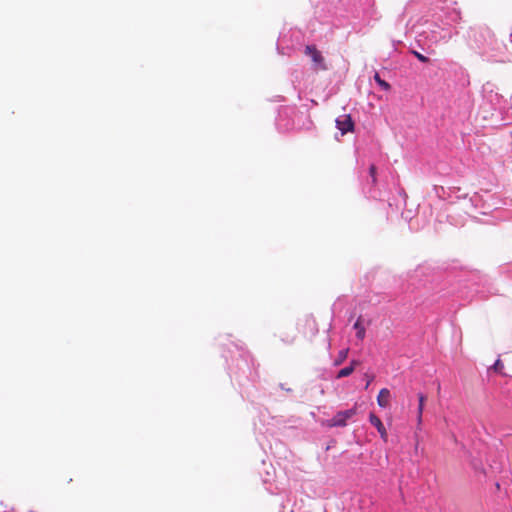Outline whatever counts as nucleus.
Listing matches in <instances>:
<instances>
[{"label": "nucleus", "instance_id": "f257e3e1", "mask_svg": "<svg viewBox=\"0 0 512 512\" xmlns=\"http://www.w3.org/2000/svg\"><path fill=\"white\" fill-rule=\"evenodd\" d=\"M305 55L309 56L314 64V70L325 71L328 69L325 58L321 51L317 49L315 45H307L304 50Z\"/></svg>", "mask_w": 512, "mask_h": 512}, {"label": "nucleus", "instance_id": "f03ea898", "mask_svg": "<svg viewBox=\"0 0 512 512\" xmlns=\"http://www.w3.org/2000/svg\"><path fill=\"white\" fill-rule=\"evenodd\" d=\"M357 412L356 407L345 411H339L334 417L327 420L326 425L328 427H344L347 425V421L351 419Z\"/></svg>", "mask_w": 512, "mask_h": 512}, {"label": "nucleus", "instance_id": "7ed1b4c3", "mask_svg": "<svg viewBox=\"0 0 512 512\" xmlns=\"http://www.w3.org/2000/svg\"><path fill=\"white\" fill-rule=\"evenodd\" d=\"M474 39L479 46L492 44L495 39V34L488 26H482L475 31Z\"/></svg>", "mask_w": 512, "mask_h": 512}, {"label": "nucleus", "instance_id": "20e7f679", "mask_svg": "<svg viewBox=\"0 0 512 512\" xmlns=\"http://www.w3.org/2000/svg\"><path fill=\"white\" fill-rule=\"evenodd\" d=\"M369 420H370V423L377 429V431L379 432L381 438L385 442H387L388 434H387V431H386L382 421L380 420V418L378 416H376L375 414L371 413L369 415Z\"/></svg>", "mask_w": 512, "mask_h": 512}, {"label": "nucleus", "instance_id": "39448f33", "mask_svg": "<svg viewBox=\"0 0 512 512\" xmlns=\"http://www.w3.org/2000/svg\"><path fill=\"white\" fill-rule=\"evenodd\" d=\"M390 391L387 388H382L377 396V403L380 407L386 408L390 403Z\"/></svg>", "mask_w": 512, "mask_h": 512}, {"label": "nucleus", "instance_id": "423d86ee", "mask_svg": "<svg viewBox=\"0 0 512 512\" xmlns=\"http://www.w3.org/2000/svg\"><path fill=\"white\" fill-rule=\"evenodd\" d=\"M359 365V361L357 360H353L350 364V366H347L345 368H342L341 370H339L338 374H337V378L340 379V378H344V377H347L349 375H351L353 373V371L355 370L356 366Z\"/></svg>", "mask_w": 512, "mask_h": 512}, {"label": "nucleus", "instance_id": "0eeeda50", "mask_svg": "<svg viewBox=\"0 0 512 512\" xmlns=\"http://www.w3.org/2000/svg\"><path fill=\"white\" fill-rule=\"evenodd\" d=\"M354 329L357 331L356 332V337L362 341L364 338H365V335H366V329L365 327L363 326L362 324V317L360 316L357 321L355 322L354 324Z\"/></svg>", "mask_w": 512, "mask_h": 512}, {"label": "nucleus", "instance_id": "6e6552de", "mask_svg": "<svg viewBox=\"0 0 512 512\" xmlns=\"http://www.w3.org/2000/svg\"><path fill=\"white\" fill-rule=\"evenodd\" d=\"M418 400H419V405H418V409H417V424H418V426H420L422 423V415H423V409H424V403H425L426 397L422 393H419Z\"/></svg>", "mask_w": 512, "mask_h": 512}, {"label": "nucleus", "instance_id": "1a4fd4ad", "mask_svg": "<svg viewBox=\"0 0 512 512\" xmlns=\"http://www.w3.org/2000/svg\"><path fill=\"white\" fill-rule=\"evenodd\" d=\"M338 128H354V123L350 117V115H344L343 120L337 119Z\"/></svg>", "mask_w": 512, "mask_h": 512}, {"label": "nucleus", "instance_id": "9d476101", "mask_svg": "<svg viewBox=\"0 0 512 512\" xmlns=\"http://www.w3.org/2000/svg\"><path fill=\"white\" fill-rule=\"evenodd\" d=\"M348 353H349V349H343V350L339 351L338 356L335 359L334 364L336 366L340 365L343 361L346 360V358L348 356Z\"/></svg>", "mask_w": 512, "mask_h": 512}, {"label": "nucleus", "instance_id": "9b49d317", "mask_svg": "<svg viewBox=\"0 0 512 512\" xmlns=\"http://www.w3.org/2000/svg\"><path fill=\"white\" fill-rule=\"evenodd\" d=\"M374 79L383 90H386V91L390 90V88H391L390 84L388 82H386L385 80L381 79V77L379 76L378 73H375Z\"/></svg>", "mask_w": 512, "mask_h": 512}, {"label": "nucleus", "instance_id": "f8f14e48", "mask_svg": "<svg viewBox=\"0 0 512 512\" xmlns=\"http://www.w3.org/2000/svg\"><path fill=\"white\" fill-rule=\"evenodd\" d=\"M492 369L495 371V372H498V373H502L503 369H504V364L502 363L501 360H496V362L494 363V365L492 366Z\"/></svg>", "mask_w": 512, "mask_h": 512}, {"label": "nucleus", "instance_id": "ddd939ff", "mask_svg": "<svg viewBox=\"0 0 512 512\" xmlns=\"http://www.w3.org/2000/svg\"><path fill=\"white\" fill-rule=\"evenodd\" d=\"M412 54L422 63H428L429 62V58L424 56L423 54L417 52V51H412Z\"/></svg>", "mask_w": 512, "mask_h": 512}, {"label": "nucleus", "instance_id": "4468645a", "mask_svg": "<svg viewBox=\"0 0 512 512\" xmlns=\"http://www.w3.org/2000/svg\"><path fill=\"white\" fill-rule=\"evenodd\" d=\"M306 326L309 328L313 335L317 333L318 329L314 321H307Z\"/></svg>", "mask_w": 512, "mask_h": 512}, {"label": "nucleus", "instance_id": "2eb2a0df", "mask_svg": "<svg viewBox=\"0 0 512 512\" xmlns=\"http://www.w3.org/2000/svg\"><path fill=\"white\" fill-rule=\"evenodd\" d=\"M369 173L372 178V182L375 184L376 183V166L375 165L370 166Z\"/></svg>", "mask_w": 512, "mask_h": 512}, {"label": "nucleus", "instance_id": "dca6fc26", "mask_svg": "<svg viewBox=\"0 0 512 512\" xmlns=\"http://www.w3.org/2000/svg\"><path fill=\"white\" fill-rule=\"evenodd\" d=\"M349 130H346V129H343L341 130V136H343L346 132H348Z\"/></svg>", "mask_w": 512, "mask_h": 512}, {"label": "nucleus", "instance_id": "f3484780", "mask_svg": "<svg viewBox=\"0 0 512 512\" xmlns=\"http://www.w3.org/2000/svg\"><path fill=\"white\" fill-rule=\"evenodd\" d=\"M371 381H372V379L367 380L366 388L369 386V384L371 383Z\"/></svg>", "mask_w": 512, "mask_h": 512}]
</instances>
